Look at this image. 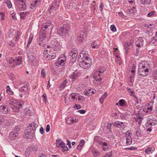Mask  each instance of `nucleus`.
<instances>
[{"label":"nucleus","instance_id":"58","mask_svg":"<svg viewBox=\"0 0 157 157\" xmlns=\"http://www.w3.org/2000/svg\"><path fill=\"white\" fill-rule=\"evenodd\" d=\"M42 97L43 98V101H45L46 103L47 100L46 94H43Z\"/></svg>","mask_w":157,"mask_h":157},{"label":"nucleus","instance_id":"15","mask_svg":"<svg viewBox=\"0 0 157 157\" xmlns=\"http://www.w3.org/2000/svg\"><path fill=\"white\" fill-rule=\"evenodd\" d=\"M66 57L63 55L62 57L59 58L56 62V65L57 66L60 65L63 66L66 61Z\"/></svg>","mask_w":157,"mask_h":157},{"label":"nucleus","instance_id":"42","mask_svg":"<svg viewBox=\"0 0 157 157\" xmlns=\"http://www.w3.org/2000/svg\"><path fill=\"white\" fill-rule=\"evenodd\" d=\"M24 112L26 115L29 116H30L31 114L30 110L29 108H27L25 109L24 110Z\"/></svg>","mask_w":157,"mask_h":157},{"label":"nucleus","instance_id":"64","mask_svg":"<svg viewBox=\"0 0 157 157\" xmlns=\"http://www.w3.org/2000/svg\"><path fill=\"white\" fill-rule=\"evenodd\" d=\"M153 76L155 79H157V71L156 70L154 71L153 73Z\"/></svg>","mask_w":157,"mask_h":157},{"label":"nucleus","instance_id":"53","mask_svg":"<svg viewBox=\"0 0 157 157\" xmlns=\"http://www.w3.org/2000/svg\"><path fill=\"white\" fill-rule=\"evenodd\" d=\"M110 30L113 32H115L116 31V29L114 25H112L110 26Z\"/></svg>","mask_w":157,"mask_h":157},{"label":"nucleus","instance_id":"11","mask_svg":"<svg viewBox=\"0 0 157 157\" xmlns=\"http://www.w3.org/2000/svg\"><path fill=\"white\" fill-rule=\"evenodd\" d=\"M19 90L20 92H22L24 94L25 97H26L28 96L29 90L28 88L27 85H25L20 87Z\"/></svg>","mask_w":157,"mask_h":157},{"label":"nucleus","instance_id":"36","mask_svg":"<svg viewBox=\"0 0 157 157\" xmlns=\"http://www.w3.org/2000/svg\"><path fill=\"white\" fill-rule=\"evenodd\" d=\"M6 90V92L9 94L12 95L13 94V92L12 91V90L9 85L7 86Z\"/></svg>","mask_w":157,"mask_h":157},{"label":"nucleus","instance_id":"29","mask_svg":"<svg viewBox=\"0 0 157 157\" xmlns=\"http://www.w3.org/2000/svg\"><path fill=\"white\" fill-rule=\"evenodd\" d=\"M68 2L67 5L70 7L69 8L70 9L71 7V8H72V6H75V5L76 1L75 0H69Z\"/></svg>","mask_w":157,"mask_h":157},{"label":"nucleus","instance_id":"47","mask_svg":"<svg viewBox=\"0 0 157 157\" xmlns=\"http://www.w3.org/2000/svg\"><path fill=\"white\" fill-rule=\"evenodd\" d=\"M125 101L124 99H121L119 101V105L122 107L124 106L125 103Z\"/></svg>","mask_w":157,"mask_h":157},{"label":"nucleus","instance_id":"56","mask_svg":"<svg viewBox=\"0 0 157 157\" xmlns=\"http://www.w3.org/2000/svg\"><path fill=\"white\" fill-rule=\"evenodd\" d=\"M85 142V140H81L78 145L82 147L84 144Z\"/></svg>","mask_w":157,"mask_h":157},{"label":"nucleus","instance_id":"14","mask_svg":"<svg viewBox=\"0 0 157 157\" xmlns=\"http://www.w3.org/2000/svg\"><path fill=\"white\" fill-rule=\"evenodd\" d=\"M37 126L38 125L36 124L35 123L32 122L29 124L27 128V130L33 132H32V134L34 135L35 130Z\"/></svg>","mask_w":157,"mask_h":157},{"label":"nucleus","instance_id":"35","mask_svg":"<svg viewBox=\"0 0 157 157\" xmlns=\"http://www.w3.org/2000/svg\"><path fill=\"white\" fill-rule=\"evenodd\" d=\"M131 43L130 42H126L124 44V49L126 50V53H128L127 50L129 48V46H131Z\"/></svg>","mask_w":157,"mask_h":157},{"label":"nucleus","instance_id":"8","mask_svg":"<svg viewBox=\"0 0 157 157\" xmlns=\"http://www.w3.org/2000/svg\"><path fill=\"white\" fill-rule=\"evenodd\" d=\"M88 56V52L85 49H83L78 56V57L79 59L86 60L87 61H90V58Z\"/></svg>","mask_w":157,"mask_h":157},{"label":"nucleus","instance_id":"5","mask_svg":"<svg viewBox=\"0 0 157 157\" xmlns=\"http://www.w3.org/2000/svg\"><path fill=\"white\" fill-rule=\"evenodd\" d=\"M157 124V121L153 117L149 116L147 118V122L146 123V127L147 131L150 132L151 131L152 129L151 128V127L148 128L149 125H155Z\"/></svg>","mask_w":157,"mask_h":157},{"label":"nucleus","instance_id":"1","mask_svg":"<svg viewBox=\"0 0 157 157\" xmlns=\"http://www.w3.org/2000/svg\"><path fill=\"white\" fill-rule=\"evenodd\" d=\"M51 21H48L43 23L42 25L41 30L40 33L39 38L37 40V42L40 46H43L44 43L45 42L46 33H43V32L45 31L47 29H49Z\"/></svg>","mask_w":157,"mask_h":157},{"label":"nucleus","instance_id":"62","mask_svg":"<svg viewBox=\"0 0 157 157\" xmlns=\"http://www.w3.org/2000/svg\"><path fill=\"white\" fill-rule=\"evenodd\" d=\"M74 108L76 109H78L81 108V106L79 105L75 104L74 106Z\"/></svg>","mask_w":157,"mask_h":157},{"label":"nucleus","instance_id":"18","mask_svg":"<svg viewBox=\"0 0 157 157\" xmlns=\"http://www.w3.org/2000/svg\"><path fill=\"white\" fill-rule=\"evenodd\" d=\"M77 55V51L75 49H73L70 52V55L72 57V59L73 60L76 59Z\"/></svg>","mask_w":157,"mask_h":157},{"label":"nucleus","instance_id":"49","mask_svg":"<svg viewBox=\"0 0 157 157\" xmlns=\"http://www.w3.org/2000/svg\"><path fill=\"white\" fill-rule=\"evenodd\" d=\"M56 57V54L55 53H53L51 54H49V60H52L55 58Z\"/></svg>","mask_w":157,"mask_h":157},{"label":"nucleus","instance_id":"28","mask_svg":"<svg viewBox=\"0 0 157 157\" xmlns=\"http://www.w3.org/2000/svg\"><path fill=\"white\" fill-rule=\"evenodd\" d=\"M56 146L58 147H61L64 145V143L61 140H57L56 141Z\"/></svg>","mask_w":157,"mask_h":157},{"label":"nucleus","instance_id":"3","mask_svg":"<svg viewBox=\"0 0 157 157\" xmlns=\"http://www.w3.org/2000/svg\"><path fill=\"white\" fill-rule=\"evenodd\" d=\"M7 103L10 107L15 112H18L21 108L22 105L21 103L17 101L14 98L10 99Z\"/></svg>","mask_w":157,"mask_h":157},{"label":"nucleus","instance_id":"33","mask_svg":"<svg viewBox=\"0 0 157 157\" xmlns=\"http://www.w3.org/2000/svg\"><path fill=\"white\" fill-rule=\"evenodd\" d=\"M140 3L143 5H149L151 2V0H140Z\"/></svg>","mask_w":157,"mask_h":157},{"label":"nucleus","instance_id":"40","mask_svg":"<svg viewBox=\"0 0 157 157\" xmlns=\"http://www.w3.org/2000/svg\"><path fill=\"white\" fill-rule=\"evenodd\" d=\"M101 74L99 73V72L97 70L96 71L95 73L93 74V77H98L99 78H101Z\"/></svg>","mask_w":157,"mask_h":157},{"label":"nucleus","instance_id":"16","mask_svg":"<svg viewBox=\"0 0 157 157\" xmlns=\"http://www.w3.org/2000/svg\"><path fill=\"white\" fill-rule=\"evenodd\" d=\"M26 132H25V133L23 135L24 137L27 139H32L35 136V135H33L32 132H33L31 131L26 129Z\"/></svg>","mask_w":157,"mask_h":157},{"label":"nucleus","instance_id":"52","mask_svg":"<svg viewBox=\"0 0 157 157\" xmlns=\"http://www.w3.org/2000/svg\"><path fill=\"white\" fill-rule=\"evenodd\" d=\"M105 70V68L103 67H102L101 68H100V69L97 70L101 74H102L103 73Z\"/></svg>","mask_w":157,"mask_h":157},{"label":"nucleus","instance_id":"63","mask_svg":"<svg viewBox=\"0 0 157 157\" xmlns=\"http://www.w3.org/2000/svg\"><path fill=\"white\" fill-rule=\"evenodd\" d=\"M154 13L155 12L154 11H151L147 14V16L148 17H151L152 16L154 15Z\"/></svg>","mask_w":157,"mask_h":157},{"label":"nucleus","instance_id":"2","mask_svg":"<svg viewBox=\"0 0 157 157\" xmlns=\"http://www.w3.org/2000/svg\"><path fill=\"white\" fill-rule=\"evenodd\" d=\"M138 73L143 77L146 76L148 74V70L150 68V64L147 61L142 62L138 65Z\"/></svg>","mask_w":157,"mask_h":157},{"label":"nucleus","instance_id":"61","mask_svg":"<svg viewBox=\"0 0 157 157\" xmlns=\"http://www.w3.org/2000/svg\"><path fill=\"white\" fill-rule=\"evenodd\" d=\"M4 15L5 13L3 12H1L0 13V16L1 17V19L2 20H4Z\"/></svg>","mask_w":157,"mask_h":157},{"label":"nucleus","instance_id":"32","mask_svg":"<svg viewBox=\"0 0 157 157\" xmlns=\"http://www.w3.org/2000/svg\"><path fill=\"white\" fill-rule=\"evenodd\" d=\"M136 11L135 8V7L133 6L132 7V9H128L127 10V12L129 14H132L135 13Z\"/></svg>","mask_w":157,"mask_h":157},{"label":"nucleus","instance_id":"37","mask_svg":"<svg viewBox=\"0 0 157 157\" xmlns=\"http://www.w3.org/2000/svg\"><path fill=\"white\" fill-rule=\"evenodd\" d=\"M92 152L94 157H97L99 155L100 153L97 149H93Z\"/></svg>","mask_w":157,"mask_h":157},{"label":"nucleus","instance_id":"44","mask_svg":"<svg viewBox=\"0 0 157 157\" xmlns=\"http://www.w3.org/2000/svg\"><path fill=\"white\" fill-rule=\"evenodd\" d=\"M33 36H30L29 38V41L28 43V44H27L26 47H29V45L30 44H31L32 40H33Z\"/></svg>","mask_w":157,"mask_h":157},{"label":"nucleus","instance_id":"19","mask_svg":"<svg viewBox=\"0 0 157 157\" xmlns=\"http://www.w3.org/2000/svg\"><path fill=\"white\" fill-rule=\"evenodd\" d=\"M17 8L20 11L24 10H25L26 6L25 3H18L17 5Z\"/></svg>","mask_w":157,"mask_h":157},{"label":"nucleus","instance_id":"57","mask_svg":"<svg viewBox=\"0 0 157 157\" xmlns=\"http://www.w3.org/2000/svg\"><path fill=\"white\" fill-rule=\"evenodd\" d=\"M41 76L44 77L46 76L45 72L44 69L43 68L42 69L41 71Z\"/></svg>","mask_w":157,"mask_h":157},{"label":"nucleus","instance_id":"17","mask_svg":"<svg viewBox=\"0 0 157 157\" xmlns=\"http://www.w3.org/2000/svg\"><path fill=\"white\" fill-rule=\"evenodd\" d=\"M126 135L127 136L126 138V144L127 145H130L132 143V139L131 136V133L130 131H128L126 133Z\"/></svg>","mask_w":157,"mask_h":157},{"label":"nucleus","instance_id":"41","mask_svg":"<svg viewBox=\"0 0 157 157\" xmlns=\"http://www.w3.org/2000/svg\"><path fill=\"white\" fill-rule=\"evenodd\" d=\"M48 50H46L44 52H43V56L44 58L47 59H49V54H48L47 53Z\"/></svg>","mask_w":157,"mask_h":157},{"label":"nucleus","instance_id":"27","mask_svg":"<svg viewBox=\"0 0 157 157\" xmlns=\"http://www.w3.org/2000/svg\"><path fill=\"white\" fill-rule=\"evenodd\" d=\"M30 12L29 11L23 12L20 13L21 19H24L29 14Z\"/></svg>","mask_w":157,"mask_h":157},{"label":"nucleus","instance_id":"21","mask_svg":"<svg viewBox=\"0 0 157 157\" xmlns=\"http://www.w3.org/2000/svg\"><path fill=\"white\" fill-rule=\"evenodd\" d=\"M79 76V74L77 71H75L73 73L72 75L69 76V78L72 79V81L75 80Z\"/></svg>","mask_w":157,"mask_h":157},{"label":"nucleus","instance_id":"30","mask_svg":"<svg viewBox=\"0 0 157 157\" xmlns=\"http://www.w3.org/2000/svg\"><path fill=\"white\" fill-rule=\"evenodd\" d=\"M99 42L96 41H93L91 44V47L93 48H99Z\"/></svg>","mask_w":157,"mask_h":157},{"label":"nucleus","instance_id":"55","mask_svg":"<svg viewBox=\"0 0 157 157\" xmlns=\"http://www.w3.org/2000/svg\"><path fill=\"white\" fill-rule=\"evenodd\" d=\"M112 155V152L111 151L106 153L105 155L103 156V157H111Z\"/></svg>","mask_w":157,"mask_h":157},{"label":"nucleus","instance_id":"26","mask_svg":"<svg viewBox=\"0 0 157 157\" xmlns=\"http://www.w3.org/2000/svg\"><path fill=\"white\" fill-rule=\"evenodd\" d=\"M0 112L3 114H6L8 112V109L5 106H0Z\"/></svg>","mask_w":157,"mask_h":157},{"label":"nucleus","instance_id":"25","mask_svg":"<svg viewBox=\"0 0 157 157\" xmlns=\"http://www.w3.org/2000/svg\"><path fill=\"white\" fill-rule=\"evenodd\" d=\"M94 83L95 84H100L102 82V79L101 78L94 77Z\"/></svg>","mask_w":157,"mask_h":157},{"label":"nucleus","instance_id":"60","mask_svg":"<svg viewBox=\"0 0 157 157\" xmlns=\"http://www.w3.org/2000/svg\"><path fill=\"white\" fill-rule=\"evenodd\" d=\"M11 16L12 18L13 19H15V13L13 11L11 12Z\"/></svg>","mask_w":157,"mask_h":157},{"label":"nucleus","instance_id":"12","mask_svg":"<svg viewBox=\"0 0 157 157\" xmlns=\"http://www.w3.org/2000/svg\"><path fill=\"white\" fill-rule=\"evenodd\" d=\"M86 60H83L80 62L79 65V66L82 68L84 69H87L89 68L90 67V61H86Z\"/></svg>","mask_w":157,"mask_h":157},{"label":"nucleus","instance_id":"50","mask_svg":"<svg viewBox=\"0 0 157 157\" xmlns=\"http://www.w3.org/2000/svg\"><path fill=\"white\" fill-rule=\"evenodd\" d=\"M39 4L38 0H36L35 1L34 3L32 4L30 7V8L32 9H33V7H35V6Z\"/></svg>","mask_w":157,"mask_h":157},{"label":"nucleus","instance_id":"23","mask_svg":"<svg viewBox=\"0 0 157 157\" xmlns=\"http://www.w3.org/2000/svg\"><path fill=\"white\" fill-rule=\"evenodd\" d=\"M144 40L142 38L140 37L135 42L136 45L139 48L143 46L144 44Z\"/></svg>","mask_w":157,"mask_h":157},{"label":"nucleus","instance_id":"31","mask_svg":"<svg viewBox=\"0 0 157 157\" xmlns=\"http://www.w3.org/2000/svg\"><path fill=\"white\" fill-rule=\"evenodd\" d=\"M94 92V91L91 89H89L88 90H85V94L88 96L91 95Z\"/></svg>","mask_w":157,"mask_h":157},{"label":"nucleus","instance_id":"59","mask_svg":"<svg viewBox=\"0 0 157 157\" xmlns=\"http://www.w3.org/2000/svg\"><path fill=\"white\" fill-rule=\"evenodd\" d=\"M63 149V151H67L68 150V149L67 147L65 146V144L64 143V145L63 146L61 147Z\"/></svg>","mask_w":157,"mask_h":157},{"label":"nucleus","instance_id":"39","mask_svg":"<svg viewBox=\"0 0 157 157\" xmlns=\"http://www.w3.org/2000/svg\"><path fill=\"white\" fill-rule=\"evenodd\" d=\"M4 4L5 5H7L9 8H10L12 6L11 3L9 0H5Z\"/></svg>","mask_w":157,"mask_h":157},{"label":"nucleus","instance_id":"24","mask_svg":"<svg viewBox=\"0 0 157 157\" xmlns=\"http://www.w3.org/2000/svg\"><path fill=\"white\" fill-rule=\"evenodd\" d=\"M82 34H79L77 38V40L79 42H81L82 41V40L86 36V33H82Z\"/></svg>","mask_w":157,"mask_h":157},{"label":"nucleus","instance_id":"34","mask_svg":"<svg viewBox=\"0 0 157 157\" xmlns=\"http://www.w3.org/2000/svg\"><path fill=\"white\" fill-rule=\"evenodd\" d=\"M107 96V93L105 92L103 95H102L99 99L100 102L102 104L103 102V101L105 98Z\"/></svg>","mask_w":157,"mask_h":157},{"label":"nucleus","instance_id":"13","mask_svg":"<svg viewBox=\"0 0 157 157\" xmlns=\"http://www.w3.org/2000/svg\"><path fill=\"white\" fill-rule=\"evenodd\" d=\"M134 118L137 124L140 125L142 122L143 120V117L141 116V115L139 112L137 113H134Z\"/></svg>","mask_w":157,"mask_h":157},{"label":"nucleus","instance_id":"6","mask_svg":"<svg viewBox=\"0 0 157 157\" xmlns=\"http://www.w3.org/2000/svg\"><path fill=\"white\" fill-rule=\"evenodd\" d=\"M70 28L68 25L64 24L63 26L58 30L57 32L61 36H65L70 31Z\"/></svg>","mask_w":157,"mask_h":157},{"label":"nucleus","instance_id":"22","mask_svg":"<svg viewBox=\"0 0 157 157\" xmlns=\"http://www.w3.org/2000/svg\"><path fill=\"white\" fill-rule=\"evenodd\" d=\"M112 124L113 125L120 128H122L124 125L123 122L119 121H116V122H113L112 123Z\"/></svg>","mask_w":157,"mask_h":157},{"label":"nucleus","instance_id":"10","mask_svg":"<svg viewBox=\"0 0 157 157\" xmlns=\"http://www.w3.org/2000/svg\"><path fill=\"white\" fill-rule=\"evenodd\" d=\"M59 5L56 1H54L51 5V6L48 8L49 12L51 13L56 11L59 8Z\"/></svg>","mask_w":157,"mask_h":157},{"label":"nucleus","instance_id":"46","mask_svg":"<svg viewBox=\"0 0 157 157\" xmlns=\"http://www.w3.org/2000/svg\"><path fill=\"white\" fill-rule=\"evenodd\" d=\"M151 43L155 44H157V37L155 36L153 38L151 41Z\"/></svg>","mask_w":157,"mask_h":157},{"label":"nucleus","instance_id":"9","mask_svg":"<svg viewBox=\"0 0 157 157\" xmlns=\"http://www.w3.org/2000/svg\"><path fill=\"white\" fill-rule=\"evenodd\" d=\"M51 47L55 51H59L62 47L61 45L56 39H54L51 41Z\"/></svg>","mask_w":157,"mask_h":157},{"label":"nucleus","instance_id":"38","mask_svg":"<svg viewBox=\"0 0 157 157\" xmlns=\"http://www.w3.org/2000/svg\"><path fill=\"white\" fill-rule=\"evenodd\" d=\"M152 147H149L145 150L144 151L146 153L149 154L150 153H152Z\"/></svg>","mask_w":157,"mask_h":157},{"label":"nucleus","instance_id":"20","mask_svg":"<svg viewBox=\"0 0 157 157\" xmlns=\"http://www.w3.org/2000/svg\"><path fill=\"white\" fill-rule=\"evenodd\" d=\"M98 143L100 145H101L102 147V149L104 151H105L108 149L109 147V145L105 142L102 143L101 142H99Z\"/></svg>","mask_w":157,"mask_h":157},{"label":"nucleus","instance_id":"7","mask_svg":"<svg viewBox=\"0 0 157 157\" xmlns=\"http://www.w3.org/2000/svg\"><path fill=\"white\" fill-rule=\"evenodd\" d=\"M152 103L150 102L149 103L146 104L145 106H143L142 108L143 111L146 113L150 114L151 113L153 106Z\"/></svg>","mask_w":157,"mask_h":157},{"label":"nucleus","instance_id":"54","mask_svg":"<svg viewBox=\"0 0 157 157\" xmlns=\"http://www.w3.org/2000/svg\"><path fill=\"white\" fill-rule=\"evenodd\" d=\"M77 99L78 100L81 101H83L85 100V98L81 96L78 95Z\"/></svg>","mask_w":157,"mask_h":157},{"label":"nucleus","instance_id":"48","mask_svg":"<svg viewBox=\"0 0 157 157\" xmlns=\"http://www.w3.org/2000/svg\"><path fill=\"white\" fill-rule=\"evenodd\" d=\"M78 94L75 93H72L71 95L70 96L73 99H77Z\"/></svg>","mask_w":157,"mask_h":157},{"label":"nucleus","instance_id":"43","mask_svg":"<svg viewBox=\"0 0 157 157\" xmlns=\"http://www.w3.org/2000/svg\"><path fill=\"white\" fill-rule=\"evenodd\" d=\"M129 94L130 95L132 96L133 97L135 98L137 101H138V98L136 97V96L135 95V93L134 91L132 90H130L129 92H128Z\"/></svg>","mask_w":157,"mask_h":157},{"label":"nucleus","instance_id":"51","mask_svg":"<svg viewBox=\"0 0 157 157\" xmlns=\"http://www.w3.org/2000/svg\"><path fill=\"white\" fill-rule=\"evenodd\" d=\"M67 81L66 80H65L64 81V82H63V83L61 85V86H60V88H64L65 87L66 85L67 84Z\"/></svg>","mask_w":157,"mask_h":157},{"label":"nucleus","instance_id":"45","mask_svg":"<svg viewBox=\"0 0 157 157\" xmlns=\"http://www.w3.org/2000/svg\"><path fill=\"white\" fill-rule=\"evenodd\" d=\"M66 122L69 124H71L73 123L72 117L67 118L66 120Z\"/></svg>","mask_w":157,"mask_h":157},{"label":"nucleus","instance_id":"4","mask_svg":"<svg viewBox=\"0 0 157 157\" xmlns=\"http://www.w3.org/2000/svg\"><path fill=\"white\" fill-rule=\"evenodd\" d=\"M7 60V62L13 67L21 65L22 63L21 57H18L15 59H14L12 57H10L8 58Z\"/></svg>","mask_w":157,"mask_h":157}]
</instances>
